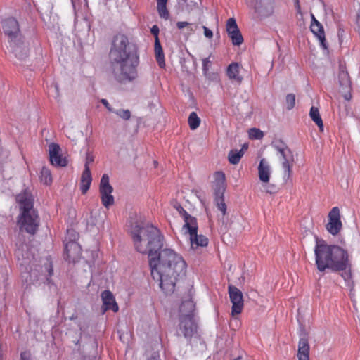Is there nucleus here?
<instances>
[{
    "label": "nucleus",
    "mask_w": 360,
    "mask_h": 360,
    "mask_svg": "<svg viewBox=\"0 0 360 360\" xmlns=\"http://www.w3.org/2000/svg\"><path fill=\"white\" fill-rule=\"evenodd\" d=\"M131 235L136 250L148 255L153 278L165 294L175 290L178 280L186 272V263L183 257L172 249L163 247L164 236L159 229L152 224L135 225Z\"/></svg>",
    "instance_id": "1"
},
{
    "label": "nucleus",
    "mask_w": 360,
    "mask_h": 360,
    "mask_svg": "<svg viewBox=\"0 0 360 360\" xmlns=\"http://www.w3.org/2000/svg\"><path fill=\"white\" fill-rule=\"evenodd\" d=\"M110 59L115 80L126 83L136 78L139 57L135 46L129 41L127 36L119 34L114 37Z\"/></svg>",
    "instance_id": "2"
},
{
    "label": "nucleus",
    "mask_w": 360,
    "mask_h": 360,
    "mask_svg": "<svg viewBox=\"0 0 360 360\" xmlns=\"http://www.w3.org/2000/svg\"><path fill=\"white\" fill-rule=\"evenodd\" d=\"M315 239V262L319 271L323 272L327 269L338 271L349 267V256L347 250L338 245H328L323 240L316 236Z\"/></svg>",
    "instance_id": "3"
},
{
    "label": "nucleus",
    "mask_w": 360,
    "mask_h": 360,
    "mask_svg": "<svg viewBox=\"0 0 360 360\" xmlns=\"http://www.w3.org/2000/svg\"><path fill=\"white\" fill-rule=\"evenodd\" d=\"M20 205V213L18 218V224L21 231L30 234H34L39 225V217L37 212L34 209V198L32 195L25 191L16 197Z\"/></svg>",
    "instance_id": "4"
},
{
    "label": "nucleus",
    "mask_w": 360,
    "mask_h": 360,
    "mask_svg": "<svg viewBox=\"0 0 360 360\" xmlns=\"http://www.w3.org/2000/svg\"><path fill=\"white\" fill-rule=\"evenodd\" d=\"M195 302L189 299L184 301L179 308L180 317L179 330L185 338H191L197 331V323L194 318Z\"/></svg>",
    "instance_id": "5"
},
{
    "label": "nucleus",
    "mask_w": 360,
    "mask_h": 360,
    "mask_svg": "<svg viewBox=\"0 0 360 360\" xmlns=\"http://www.w3.org/2000/svg\"><path fill=\"white\" fill-rule=\"evenodd\" d=\"M271 146L276 151L283 169V179L285 182H292V167L294 165V155L287 144L281 139L274 140Z\"/></svg>",
    "instance_id": "6"
},
{
    "label": "nucleus",
    "mask_w": 360,
    "mask_h": 360,
    "mask_svg": "<svg viewBox=\"0 0 360 360\" xmlns=\"http://www.w3.org/2000/svg\"><path fill=\"white\" fill-rule=\"evenodd\" d=\"M109 176L108 174H104L101 179L99 186V193L101 195V200L103 205L108 208L114 204L115 200L112 195L113 191L112 186L110 184Z\"/></svg>",
    "instance_id": "7"
},
{
    "label": "nucleus",
    "mask_w": 360,
    "mask_h": 360,
    "mask_svg": "<svg viewBox=\"0 0 360 360\" xmlns=\"http://www.w3.org/2000/svg\"><path fill=\"white\" fill-rule=\"evenodd\" d=\"M228 291L231 302L232 303V316L240 314L242 312L244 306L242 292L238 288L232 285H229Z\"/></svg>",
    "instance_id": "8"
},
{
    "label": "nucleus",
    "mask_w": 360,
    "mask_h": 360,
    "mask_svg": "<svg viewBox=\"0 0 360 360\" xmlns=\"http://www.w3.org/2000/svg\"><path fill=\"white\" fill-rule=\"evenodd\" d=\"M2 29L8 37V42L20 39L22 37L19 23L14 18H8L2 22Z\"/></svg>",
    "instance_id": "9"
},
{
    "label": "nucleus",
    "mask_w": 360,
    "mask_h": 360,
    "mask_svg": "<svg viewBox=\"0 0 360 360\" xmlns=\"http://www.w3.org/2000/svg\"><path fill=\"white\" fill-rule=\"evenodd\" d=\"M338 81L340 84V91L342 94L346 101H349L352 98L351 94V82L349 74L342 65H340L338 73Z\"/></svg>",
    "instance_id": "10"
},
{
    "label": "nucleus",
    "mask_w": 360,
    "mask_h": 360,
    "mask_svg": "<svg viewBox=\"0 0 360 360\" xmlns=\"http://www.w3.org/2000/svg\"><path fill=\"white\" fill-rule=\"evenodd\" d=\"M255 12L262 18L271 16L274 12V0H255L250 4Z\"/></svg>",
    "instance_id": "11"
},
{
    "label": "nucleus",
    "mask_w": 360,
    "mask_h": 360,
    "mask_svg": "<svg viewBox=\"0 0 360 360\" xmlns=\"http://www.w3.org/2000/svg\"><path fill=\"white\" fill-rule=\"evenodd\" d=\"M329 222L326 225L327 231L332 235H337L342 229L340 210L334 207L328 214Z\"/></svg>",
    "instance_id": "12"
},
{
    "label": "nucleus",
    "mask_w": 360,
    "mask_h": 360,
    "mask_svg": "<svg viewBox=\"0 0 360 360\" xmlns=\"http://www.w3.org/2000/svg\"><path fill=\"white\" fill-rule=\"evenodd\" d=\"M226 30L233 45L240 46L243 44V37L234 18L228 19L226 24Z\"/></svg>",
    "instance_id": "13"
},
{
    "label": "nucleus",
    "mask_w": 360,
    "mask_h": 360,
    "mask_svg": "<svg viewBox=\"0 0 360 360\" xmlns=\"http://www.w3.org/2000/svg\"><path fill=\"white\" fill-rule=\"evenodd\" d=\"M9 43V48L14 56L19 60H24L28 56V47L23 41L22 37Z\"/></svg>",
    "instance_id": "14"
},
{
    "label": "nucleus",
    "mask_w": 360,
    "mask_h": 360,
    "mask_svg": "<svg viewBox=\"0 0 360 360\" xmlns=\"http://www.w3.org/2000/svg\"><path fill=\"white\" fill-rule=\"evenodd\" d=\"M49 153L51 163L56 167H65L68 162L60 155V146L54 143L49 144Z\"/></svg>",
    "instance_id": "15"
},
{
    "label": "nucleus",
    "mask_w": 360,
    "mask_h": 360,
    "mask_svg": "<svg viewBox=\"0 0 360 360\" xmlns=\"http://www.w3.org/2000/svg\"><path fill=\"white\" fill-rule=\"evenodd\" d=\"M101 299L103 301V314L108 310H112L117 312L119 310V307L115 301L113 294L110 290H104L101 293Z\"/></svg>",
    "instance_id": "16"
},
{
    "label": "nucleus",
    "mask_w": 360,
    "mask_h": 360,
    "mask_svg": "<svg viewBox=\"0 0 360 360\" xmlns=\"http://www.w3.org/2000/svg\"><path fill=\"white\" fill-rule=\"evenodd\" d=\"M226 178L224 172H217L214 174L213 189L215 196L224 195L226 191Z\"/></svg>",
    "instance_id": "17"
},
{
    "label": "nucleus",
    "mask_w": 360,
    "mask_h": 360,
    "mask_svg": "<svg viewBox=\"0 0 360 360\" xmlns=\"http://www.w3.org/2000/svg\"><path fill=\"white\" fill-rule=\"evenodd\" d=\"M311 16V30L315 36L318 38L320 41L321 46L324 49H327L326 43L325 32L323 25L315 18L313 14Z\"/></svg>",
    "instance_id": "18"
},
{
    "label": "nucleus",
    "mask_w": 360,
    "mask_h": 360,
    "mask_svg": "<svg viewBox=\"0 0 360 360\" xmlns=\"http://www.w3.org/2000/svg\"><path fill=\"white\" fill-rule=\"evenodd\" d=\"M65 252L67 259L70 262H75L80 254L79 245L75 241H70L66 243L65 246Z\"/></svg>",
    "instance_id": "19"
},
{
    "label": "nucleus",
    "mask_w": 360,
    "mask_h": 360,
    "mask_svg": "<svg viewBox=\"0 0 360 360\" xmlns=\"http://www.w3.org/2000/svg\"><path fill=\"white\" fill-rule=\"evenodd\" d=\"M92 177L88 162L84 165V169L81 176L80 189L82 194H85L90 188Z\"/></svg>",
    "instance_id": "20"
},
{
    "label": "nucleus",
    "mask_w": 360,
    "mask_h": 360,
    "mask_svg": "<svg viewBox=\"0 0 360 360\" xmlns=\"http://www.w3.org/2000/svg\"><path fill=\"white\" fill-rule=\"evenodd\" d=\"M258 174L259 179L262 183H269L271 176V168L268 162L264 158L262 159L259 162Z\"/></svg>",
    "instance_id": "21"
},
{
    "label": "nucleus",
    "mask_w": 360,
    "mask_h": 360,
    "mask_svg": "<svg viewBox=\"0 0 360 360\" xmlns=\"http://www.w3.org/2000/svg\"><path fill=\"white\" fill-rule=\"evenodd\" d=\"M240 65L238 63H231L226 69V75L229 79L240 84L243 81V77L240 75Z\"/></svg>",
    "instance_id": "22"
},
{
    "label": "nucleus",
    "mask_w": 360,
    "mask_h": 360,
    "mask_svg": "<svg viewBox=\"0 0 360 360\" xmlns=\"http://www.w3.org/2000/svg\"><path fill=\"white\" fill-rule=\"evenodd\" d=\"M309 349L308 340L305 338H300L297 355L298 360H309Z\"/></svg>",
    "instance_id": "23"
},
{
    "label": "nucleus",
    "mask_w": 360,
    "mask_h": 360,
    "mask_svg": "<svg viewBox=\"0 0 360 360\" xmlns=\"http://www.w3.org/2000/svg\"><path fill=\"white\" fill-rule=\"evenodd\" d=\"M183 219L184 221L183 229L186 230V233H188L190 236L198 231V223L194 217L188 214L187 216L183 217Z\"/></svg>",
    "instance_id": "24"
},
{
    "label": "nucleus",
    "mask_w": 360,
    "mask_h": 360,
    "mask_svg": "<svg viewBox=\"0 0 360 360\" xmlns=\"http://www.w3.org/2000/svg\"><path fill=\"white\" fill-rule=\"evenodd\" d=\"M190 236L191 245L193 249L198 247H205L208 244V239L203 235H198V231Z\"/></svg>",
    "instance_id": "25"
},
{
    "label": "nucleus",
    "mask_w": 360,
    "mask_h": 360,
    "mask_svg": "<svg viewBox=\"0 0 360 360\" xmlns=\"http://www.w3.org/2000/svg\"><path fill=\"white\" fill-rule=\"evenodd\" d=\"M155 53L156 60L160 68L165 66V56L159 39L155 40Z\"/></svg>",
    "instance_id": "26"
},
{
    "label": "nucleus",
    "mask_w": 360,
    "mask_h": 360,
    "mask_svg": "<svg viewBox=\"0 0 360 360\" xmlns=\"http://www.w3.org/2000/svg\"><path fill=\"white\" fill-rule=\"evenodd\" d=\"M309 116L311 119L316 124L321 131L323 130V120L320 116L319 110L317 108L312 106L310 109Z\"/></svg>",
    "instance_id": "27"
},
{
    "label": "nucleus",
    "mask_w": 360,
    "mask_h": 360,
    "mask_svg": "<svg viewBox=\"0 0 360 360\" xmlns=\"http://www.w3.org/2000/svg\"><path fill=\"white\" fill-rule=\"evenodd\" d=\"M40 181L45 185H50L52 181V175L51 171L46 167H43L40 172Z\"/></svg>",
    "instance_id": "28"
},
{
    "label": "nucleus",
    "mask_w": 360,
    "mask_h": 360,
    "mask_svg": "<svg viewBox=\"0 0 360 360\" xmlns=\"http://www.w3.org/2000/svg\"><path fill=\"white\" fill-rule=\"evenodd\" d=\"M167 1H158L157 2V9L158 14L160 18L167 20L169 18V13L167 9Z\"/></svg>",
    "instance_id": "29"
},
{
    "label": "nucleus",
    "mask_w": 360,
    "mask_h": 360,
    "mask_svg": "<svg viewBox=\"0 0 360 360\" xmlns=\"http://www.w3.org/2000/svg\"><path fill=\"white\" fill-rule=\"evenodd\" d=\"M243 156V150H231L229 153V161L233 165H236Z\"/></svg>",
    "instance_id": "30"
},
{
    "label": "nucleus",
    "mask_w": 360,
    "mask_h": 360,
    "mask_svg": "<svg viewBox=\"0 0 360 360\" xmlns=\"http://www.w3.org/2000/svg\"><path fill=\"white\" fill-rule=\"evenodd\" d=\"M188 122L191 129L195 130L199 127L200 124V119L198 117L195 112H192L189 115Z\"/></svg>",
    "instance_id": "31"
},
{
    "label": "nucleus",
    "mask_w": 360,
    "mask_h": 360,
    "mask_svg": "<svg viewBox=\"0 0 360 360\" xmlns=\"http://www.w3.org/2000/svg\"><path fill=\"white\" fill-rule=\"evenodd\" d=\"M214 202L218 210L224 216L226 214V205L224 202V195L215 196Z\"/></svg>",
    "instance_id": "32"
},
{
    "label": "nucleus",
    "mask_w": 360,
    "mask_h": 360,
    "mask_svg": "<svg viewBox=\"0 0 360 360\" xmlns=\"http://www.w3.org/2000/svg\"><path fill=\"white\" fill-rule=\"evenodd\" d=\"M249 137L251 139L259 140L264 137V133L259 129L252 128L249 131Z\"/></svg>",
    "instance_id": "33"
},
{
    "label": "nucleus",
    "mask_w": 360,
    "mask_h": 360,
    "mask_svg": "<svg viewBox=\"0 0 360 360\" xmlns=\"http://www.w3.org/2000/svg\"><path fill=\"white\" fill-rule=\"evenodd\" d=\"M286 108L288 110H292L295 105V96L292 94H289L286 96Z\"/></svg>",
    "instance_id": "34"
},
{
    "label": "nucleus",
    "mask_w": 360,
    "mask_h": 360,
    "mask_svg": "<svg viewBox=\"0 0 360 360\" xmlns=\"http://www.w3.org/2000/svg\"><path fill=\"white\" fill-rule=\"evenodd\" d=\"M113 112L124 120H129L131 117V112L129 110H114Z\"/></svg>",
    "instance_id": "35"
},
{
    "label": "nucleus",
    "mask_w": 360,
    "mask_h": 360,
    "mask_svg": "<svg viewBox=\"0 0 360 360\" xmlns=\"http://www.w3.org/2000/svg\"><path fill=\"white\" fill-rule=\"evenodd\" d=\"M202 71L205 74H207L210 70L211 61L210 60V58H203L202 60Z\"/></svg>",
    "instance_id": "36"
},
{
    "label": "nucleus",
    "mask_w": 360,
    "mask_h": 360,
    "mask_svg": "<svg viewBox=\"0 0 360 360\" xmlns=\"http://www.w3.org/2000/svg\"><path fill=\"white\" fill-rule=\"evenodd\" d=\"M47 262L44 264V267L46 271L48 272L49 276H51L53 274V269L51 262L49 260V259H47Z\"/></svg>",
    "instance_id": "37"
},
{
    "label": "nucleus",
    "mask_w": 360,
    "mask_h": 360,
    "mask_svg": "<svg viewBox=\"0 0 360 360\" xmlns=\"http://www.w3.org/2000/svg\"><path fill=\"white\" fill-rule=\"evenodd\" d=\"M174 207L178 211V212L179 213L182 218L188 214V213L183 208V207L181 205L176 204L174 205Z\"/></svg>",
    "instance_id": "38"
},
{
    "label": "nucleus",
    "mask_w": 360,
    "mask_h": 360,
    "mask_svg": "<svg viewBox=\"0 0 360 360\" xmlns=\"http://www.w3.org/2000/svg\"><path fill=\"white\" fill-rule=\"evenodd\" d=\"M204 30V35L205 37L208 39H212L213 37V32L211 30H210L206 26H202Z\"/></svg>",
    "instance_id": "39"
},
{
    "label": "nucleus",
    "mask_w": 360,
    "mask_h": 360,
    "mask_svg": "<svg viewBox=\"0 0 360 360\" xmlns=\"http://www.w3.org/2000/svg\"><path fill=\"white\" fill-rule=\"evenodd\" d=\"M159 27L158 25H153L151 29H150V32L151 33L154 35L155 37V40H157V39H159L158 38V34H159Z\"/></svg>",
    "instance_id": "40"
},
{
    "label": "nucleus",
    "mask_w": 360,
    "mask_h": 360,
    "mask_svg": "<svg viewBox=\"0 0 360 360\" xmlns=\"http://www.w3.org/2000/svg\"><path fill=\"white\" fill-rule=\"evenodd\" d=\"M101 102L108 109V111H110V112L114 111L113 109L112 108V107L110 106V105L109 104L108 101L106 99L102 98L101 100Z\"/></svg>",
    "instance_id": "41"
},
{
    "label": "nucleus",
    "mask_w": 360,
    "mask_h": 360,
    "mask_svg": "<svg viewBox=\"0 0 360 360\" xmlns=\"http://www.w3.org/2000/svg\"><path fill=\"white\" fill-rule=\"evenodd\" d=\"M188 25H190V23L188 22L179 21L176 22V26L179 30H181L185 27L188 26Z\"/></svg>",
    "instance_id": "42"
},
{
    "label": "nucleus",
    "mask_w": 360,
    "mask_h": 360,
    "mask_svg": "<svg viewBox=\"0 0 360 360\" xmlns=\"http://www.w3.org/2000/svg\"><path fill=\"white\" fill-rule=\"evenodd\" d=\"M188 25H189L188 30L191 32H194L196 30V29L198 27V24H190Z\"/></svg>",
    "instance_id": "43"
},
{
    "label": "nucleus",
    "mask_w": 360,
    "mask_h": 360,
    "mask_svg": "<svg viewBox=\"0 0 360 360\" xmlns=\"http://www.w3.org/2000/svg\"><path fill=\"white\" fill-rule=\"evenodd\" d=\"M20 360H30V355L27 352L21 353Z\"/></svg>",
    "instance_id": "44"
},
{
    "label": "nucleus",
    "mask_w": 360,
    "mask_h": 360,
    "mask_svg": "<svg viewBox=\"0 0 360 360\" xmlns=\"http://www.w3.org/2000/svg\"><path fill=\"white\" fill-rule=\"evenodd\" d=\"M276 190V187L274 185L269 186L266 188V191L268 193H274Z\"/></svg>",
    "instance_id": "45"
},
{
    "label": "nucleus",
    "mask_w": 360,
    "mask_h": 360,
    "mask_svg": "<svg viewBox=\"0 0 360 360\" xmlns=\"http://www.w3.org/2000/svg\"><path fill=\"white\" fill-rule=\"evenodd\" d=\"M148 360H160V355L159 354H155L152 356Z\"/></svg>",
    "instance_id": "46"
},
{
    "label": "nucleus",
    "mask_w": 360,
    "mask_h": 360,
    "mask_svg": "<svg viewBox=\"0 0 360 360\" xmlns=\"http://www.w3.org/2000/svg\"><path fill=\"white\" fill-rule=\"evenodd\" d=\"M248 148V145L246 144V143H244L243 146H242V148L240 150H243V155H244V152L245 150H246Z\"/></svg>",
    "instance_id": "47"
},
{
    "label": "nucleus",
    "mask_w": 360,
    "mask_h": 360,
    "mask_svg": "<svg viewBox=\"0 0 360 360\" xmlns=\"http://www.w3.org/2000/svg\"><path fill=\"white\" fill-rule=\"evenodd\" d=\"M93 162V158H91V157H89V156L88 155V156L86 157V160L85 164H86V162H88V165H89V164L90 162Z\"/></svg>",
    "instance_id": "48"
},
{
    "label": "nucleus",
    "mask_w": 360,
    "mask_h": 360,
    "mask_svg": "<svg viewBox=\"0 0 360 360\" xmlns=\"http://www.w3.org/2000/svg\"><path fill=\"white\" fill-rule=\"evenodd\" d=\"M158 1H162L163 2V1H167V0H157V2Z\"/></svg>",
    "instance_id": "49"
},
{
    "label": "nucleus",
    "mask_w": 360,
    "mask_h": 360,
    "mask_svg": "<svg viewBox=\"0 0 360 360\" xmlns=\"http://www.w3.org/2000/svg\"><path fill=\"white\" fill-rule=\"evenodd\" d=\"M158 165V162L156 161L154 162V165L156 167V165Z\"/></svg>",
    "instance_id": "50"
},
{
    "label": "nucleus",
    "mask_w": 360,
    "mask_h": 360,
    "mask_svg": "<svg viewBox=\"0 0 360 360\" xmlns=\"http://www.w3.org/2000/svg\"><path fill=\"white\" fill-rule=\"evenodd\" d=\"M17 256H19V252H16Z\"/></svg>",
    "instance_id": "51"
}]
</instances>
